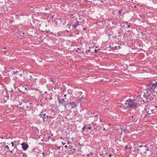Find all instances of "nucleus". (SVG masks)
<instances>
[{
  "instance_id": "38",
  "label": "nucleus",
  "mask_w": 157,
  "mask_h": 157,
  "mask_svg": "<svg viewBox=\"0 0 157 157\" xmlns=\"http://www.w3.org/2000/svg\"><path fill=\"white\" fill-rule=\"evenodd\" d=\"M103 130H105V128H103Z\"/></svg>"
},
{
  "instance_id": "45",
  "label": "nucleus",
  "mask_w": 157,
  "mask_h": 157,
  "mask_svg": "<svg viewBox=\"0 0 157 157\" xmlns=\"http://www.w3.org/2000/svg\"><path fill=\"white\" fill-rule=\"evenodd\" d=\"M89 155V154L87 155V156H88Z\"/></svg>"
},
{
  "instance_id": "23",
  "label": "nucleus",
  "mask_w": 157,
  "mask_h": 157,
  "mask_svg": "<svg viewBox=\"0 0 157 157\" xmlns=\"http://www.w3.org/2000/svg\"><path fill=\"white\" fill-rule=\"evenodd\" d=\"M11 144H12V146H14V144H13V142H11Z\"/></svg>"
},
{
  "instance_id": "42",
  "label": "nucleus",
  "mask_w": 157,
  "mask_h": 157,
  "mask_svg": "<svg viewBox=\"0 0 157 157\" xmlns=\"http://www.w3.org/2000/svg\"><path fill=\"white\" fill-rule=\"evenodd\" d=\"M16 147V146H15V147H14V148H15Z\"/></svg>"
},
{
  "instance_id": "31",
  "label": "nucleus",
  "mask_w": 157,
  "mask_h": 157,
  "mask_svg": "<svg viewBox=\"0 0 157 157\" xmlns=\"http://www.w3.org/2000/svg\"><path fill=\"white\" fill-rule=\"evenodd\" d=\"M49 118H53V117L49 116Z\"/></svg>"
},
{
  "instance_id": "9",
  "label": "nucleus",
  "mask_w": 157,
  "mask_h": 157,
  "mask_svg": "<svg viewBox=\"0 0 157 157\" xmlns=\"http://www.w3.org/2000/svg\"><path fill=\"white\" fill-rule=\"evenodd\" d=\"M61 103L62 104V105H65V107H66V104L65 101L63 99H61Z\"/></svg>"
},
{
  "instance_id": "40",
  "label": "nucleus",
  "mask_w": 157,
  "mask_h": 157,
  "mask_svg": "<svg viewBox=\"0 0 157 157\" xmlns=\"http://www.w3.org/2000/svg\"><path fill=\"white\" fill-rule=\"evenodd\" d=\"M51 81H52V82L53 81V80L52 79H51V80H50Z\"/></svg>"
},
{
  "instance_id": "1",
  "label": "nucleus",
  "mask_w": 157,
  "mask_h": 157,
  "mask_svg": "<svg viewBox=\"0 0 157 157\" xmlns=\"http://www.w3.org/2000/svg\"><path fill=\"white\" fill-rule=\"evenodd\" d=\"M146 90L147 93L149 94L155 92L154 89L157 87V82L155 81L154 83L151 81L146 83Z\"/></svg>"
},
{
  "instance_id": "26",
  "label": "nucleus",
  "mask_w": 157,
  "mask_h": 157,
  "mask_svg": "<svg viewBox=\"0 0 157 157\" xmlns=\"http://www.w3.org/2000/svg\"><path fill=\"white\" fill-rule=\"evenodd\" d=\"M127 145H126L125 146V148H124V149H127Z\"/></svg>"
},
{
  "instance_id": "24",
  "label": "nucleus",
  "mask_w": 157,
  "mask_h": 157,
  "mask_svg": "<svg viewBox=\"0 0 157 157\" xmlns=\"http://www.w3.org/2000/svg\"><path fill=\"white\" fill-rule=\"evenodd\" d=\"M118 13L119 14H121V11L120 10L119 11Z\"/></svg>"
},
{
  "instance_id": "5",
  "label": "nucleus",
  "mask_w": 157,
  "mask_h": 157,
  "mask_svg": "<svg viewBox=\"0 0 157 157\" xmlns=\"http://www.w3.org/2000/svg\"><path fill=\"white\" fill-rule=\"evenodd\" d=\"M22 147L24 150H26L29 147V145L25 142L22 143L21 144Z\"/></svg>"
},
{
  "instance_id": "14",
  "label": "nucleus",
  "mask_w": 157,
  "mask_h": 157,
  "mask_svg": "<svg viewBox=\"0 0 157 157\" xmlns=\"http://www.w3.org/2000/svg\"><path fill=\"white\" fill-rule=\"evenodd\" d=\"M111 48L113 50H115L117 49V47L116 46H115L113 47H112Z\"/></svg>"
},
{
  "instance_id": "29",
  "label": "nucleus",
  "mask_w": 157,
  "mask_h": 157,
  "mask_svg": "<svg viewBox=\"0 0 157 157\" xmlns=\"http://www.w3.org/2000/svg\"><path fill=\"white\" fill-rule=\"evenodd\" d=\"M54 15H53V16H52V18H53V17H54Z\"/></svg>"
},
{
  "instance_id": "4",
  "label": "nucleus",
  "mask_w": 157,
  "mask_h": 157,
  "mask_svg": "<svg viewBox=\"0 0 157 157\" xmlns=\"http://www.w3.org/2000/svg\"><path fill=\"white\" fill-rule=\"evenodd\" d=\"M17 106L18 107H19L21 108L22 109L25 110L26 108H27L28 107V105H27L26 104L24 103H20L18 105H17Z\"/></svg>"
},
{
  "instance_id": "44",
  "label": "nucleus",
  "mask_w": 157,
  "mask_h": 157,
  "mask_svg": "<svg viewBox=\"0 0 157 157\" xmlns=\"http://www.w3.org/2000/svg\"><path fill=\"white\" fill-rule=\"evenodd\" d=\"M54 111V110H52V112H53V111Z\"/></svg>"
},
{
  "instance_id": "19",
  "label": "nucleus",
  "mask_w": 157,
  "mask_h": 157,
  "mask_svg": "<svg viewBox=\"0 0 157 157\" xmlns=\"http://www.w3.org/2000/svg\"><path fill=\"white\" fill-rule=\"evenodd\" d=\"M99 49L96 50V49H95V50H94V52H95L96 53V52H97V51H99Z\"/></svg>"
},
{
  "instance_id": "12",
  "label": "nucleus",
  "mask_w": 157,
  "mask_h": 157,
  "mask_svg": "<svg viewBox=\"0 0 157 157\" xmlns=\"http://www.w3.org/2000/svg\"><path fill=\"white\" fill-rule=\"evenodd\" d=\"M147 98L148 99H150V100H152L153 99V98L150 95H149L147 97Z\"/></svg>"
},
{
  "instance_id": "41",
  "label": "nucleus",
  "mask_w": 157,
  "mask_h": 157,
  "mask_svg": "<svg viewBox=\"0 0 157 157\" xmlns=\"http://www.w3.org/2000/svg\"><path fill=\"white\" fill-rule=\"evenodd\" d=\"M66 32H67V33L68 32V30H67L66 31Z\"/></svg>"
},
{
  "instance_id": "30",
  "label": "nucleus",
  "mask_w": 157,
  "mask_h": 157,
  "mask_svg": "<svg viewBox=\"0 0 157 157\" xmlns=\"http://www.w3.org/2000/svg\"><path fill=\"white\" fill-rule=\"evenodd\" d=\"M124 104H125V105H127V104L128 105V103H127H127L125 102V103H124Z\"/></svg>"
},
{
  "instance_id": "46",
  "label": "nucleus",
  "mask_w": 157,
  "mask_h": 157,
  "mask_svg": "<svg viewBox=\"0 0 157 157\" xmlns=\"http://www.w3.org/2000/svg\"><path fill=\"white\" fill-rule=\"evenodd\" d=\"M83 29V30H84V29H85V28H84V29Z\"/></svg>"
},
{
  "instance_id": "35",
  "label": "nucleus",
  "mask_w": 157,
  "mask_h": 157,
  "mask_svg": "<svg viewBox=\"0 0 157 157\" xmlns=\"http://www.w3.org/2000/svg\"><path fill=\"white\" fill-rule=\"evenodd\" d=\"M67 147V145H65V147Z\"/></svg>"
},
{
  "instance_id": "18",
  "label": "nucleus",
  "mask_w": 157,
  "mask_h": 157,
  "mask_svg": "<svg viewBox=\"0 0 157 157\" xmlns=\"http://www.w3.org/2000/svg\"><path fill=\"white\" fill-rule=\"evenodd\" d=\"M58 99L59 100V103H61V100L59 99V98H58Z\"/></svg>"
},
{
  "instance_id": "8",
  "label": "nucleus",
  "mask_w": 157,
  "mask_h": 157,
  "mask_svg": "<svg viewBox=\"0 0 157 157\" xmlns=\"http://www.w3.org/2000/svg\"><path fill=\"white\" fill-rule=\"evenodd\" d=\"M79 22L77 21L75 23V24L72 25V27L73 28L76 29L77 27L79 25V24H78Z\"/></svg>"
},
{
  "instance_id": "33",
  "label": "nucleus",
  "mask_w": 157,
  "mask_h": 157,
  "mask_svg": "<svg viewBox=\"0 0 157 157\" xmlns=\"http://www.w3.org/2000/svg\"><path fill=\"white\" fill-rule=\"evenodd\" d=\"M142 145H140V146H139V147H142Z\"/></svg>"
},
{
  "instance_id": "6",
  "label": "nucleus",
  "mask_w": 157,
  "mask_h": 157,
  "mask_svg": "<svg viewBox=\"0 0 157 157\" xmlns=\"http://www.w3.org/2000/svg\"><path fill=\"white\" fill-rule=\"evenodd\" d=\"M70 104L71 105V107L72 108H74L78 105V103L77 102L74 101L70 102Z\"/></svg>"
},
{
  "instance_id": "7",
  "label": "nucleus",
  "mask_w": 157,
  "mask_h": 157,
  "mask_svg": "<svg viewBox=\"0 0 157 157\" xmlns=\"http://www.w3.org/2000/svg\"><path fill=\"white\" fill-rule=\"evenodd\" d=\"M46 114L42 112H40V113L39 114V115L40 117H42L43 119V121H45V116Z\"/></svg>"
},
{
  "instance_id": "39",
  "label": "nucleus",
  "mask_w": 157,
  "mask_h": 157,
  "mask_svg": "<svg viewBox=\"0 0 157 157\" xmlns=\"http://www.w3.org/2000/svg\"><path fill=\"white\" fill-rule=\"evenodd\" d=\"M155 108H157V106H155Z\"/></svg>"
},
{
  "instance_id": "47",
  "label": "nucleus",
  "mask_w": 157,
  "mask_h": 157,
  "mask_svg": "<svg viewBox=\"0 0 157 157\" xmlns=\"http://www.w3.org/2000/svg\"><path fill=\"white\" fill-rule=\"evenodd\" d=\"M134 7H136V6H134Z\"/></svg>"
},
{
  "instance_id": "25",
  "label": "nucleus",
  "mask_w": 157,
  "mask_h": 157,
  "mask_svg": "<svg viewBox=\"0 0 157 157\" xmlns=\"http://www.w3.org/2000/svg\"><path fill=\"white\" fill-rule=\"evenodd\" d=\"M127 28H130V25H128L127 26Z\"/></svg>"
},
{
  "instance_id": "20",
  "label": "nucleus",
  "mask_w": 157,
  "mask_h": 157,
  "mask_svg": "<svg viewBox=\"0 0 157 157\" xmlns=\"http://www.w3.org/2000/svg\"><path fill=\"white\" fill-rule=\"evenodd\" d=\"M5 147L6 148H7V149H8V150H10L9 149V146H8V145H6L5 146Z\"/></svg>"
},
{
  "instance_id": "2",
  "label": "nucleus",
  "mask_w": 157,
  "mask_h": 157,
  "mask_svg": "<svg viewBox=\"0 0 157 157\" xmlns=\"http://www.w3.org/2000/svg\"><path fill=\"white\" fill-rule=\"evenodd\" d=\"M138 101V99H134L129 98L126 100V102H127L128 104V105L126 106V107L128 108L136 109L139 105ZM127 109V108H126V109Z\"/></svg>"
},
{
  "instance_id": "22",
  "label": "nucleus",
  "mask_w": 157,
  "mask_h": 157,
  "mask_svg": "<svg viewBox=\"0 0 157 157\" xmlns=\"http://www.w3.org/2000/svg\"><path fill=\"white\" fill-rule=\"evenodd\" d=\"M92 128V127L91 126H90L88 128L89 129H91Z\"/></svg>"
},
{
  "instance_id": "32",
  "label": "nucleus",
  "mask_w": 157,
  "mask_h": 157,
  "mask_svg": "<svg viewBox=\"0 0 157 157\" xmlns=\"http://www.w3.org/2000/svg\"><path fill=\"white\" fill-rule=\"evenodd\" d=\"M112 155L111 154H109V156L111 157V156Z\"/></svg>"
},
{
  "instance_id": "17",
  "label": "nucleus",
  "mask_w": 157,
  "mask_h": 157,
  "mask_svg": "<svg viewBox=\"0 0 157 157\" xmlns=\"http://www.w3.org/2000/svg\"><path fill=\"white\" fill-rule=\"evenodd\" d=\"M45 118V120L46 119H48L49 118V116H48V115H46L45 116V117H44Z\"/></svg>"
},
{
  "instance_id": "10",
  "label": "nucleus",
  "mask_w": 157,
  "mask_h": 157,
  "mask_svg": "<svg viewBox=\"0 0 157 157\" xmlns=\"http://www.w3.org/2000/svg\"><path fill=\"white\" fill-rule=\"evenodd\" d=\"M74 149H72L71 150H70L69 152V154L70 155L73 154L74 152Z\"/></svg>"
},
{
  "instance_id": "16",
  "label": "nucleus",
  "mask_w": 157,
  "mask_h": 157,
  "mask_svg": "<svg viewBox=\"0 0 157 157\" xmlns=\"http://www.w3.org/2000/svg\"><path fill=\"white\" fill-rule=\"evenodd\" d=\"M86 128H87L86 127V125H85L83 126L82 130H85L86 129Z\"/></svg>"
},
{
  "instance_id": "28",
  "label": "nucleus",
  "mask_w": 157,
  "mask_h": 157,
  "mask_svg": "<svg viewBox=\"0 0 157 157\" xmlns=\"http://www.w3.org/2000/svg\"><path fill=\"white\" fill-rule=\"evenodd\" d=\"M9 151H10V152H11L12 153H13V151H10V150H9Z\"/></svg>"
},
{
  "instance_id": "3",
  "label": "nucleus",
  "mask_w": 157,
  "mask_h": 157,
  "mask_svg": "<svg viewBox=\"0 0 157 157\" xmlns=\"http://www.w3.org/2000/svg\"><path fill=\"white\" fill-rule=\"evenodd\" d=\"M14 74V76L16 78H19L20 79V80H24V77L23 76V75L20 72L16 71H13L12 75Z\"/></svg>"
},
{
  "instance_id": "15",
  "label": "nucleus",
  "mask_w": 157,
  "mask_h": 157,
  "mask_svg": "<svg viewBox=\"0 0 157 157\" xmlns=\"http://www.w3.org/2000/svg\"><path fill=\"white\" fill-rule=\"evenodd\" d=\"M22 157H27V155L25 153H22Z\"/></svg>"
},
{
  "instance_id": "27",
  "label": "nucleus",
  "mask_w": 157,
  "mask_h": 157,
  "mask_svg": "<svg viewBox=\"0 0 157 157\" xmlns=\"http://www.w3.org/2000/svg\"><path fill=\"white\" fill-rule=\"evenodd\" d=\"M62 144L63 145H64V144H65V143H63V142H62Z\"/></svg>"
},
{
  "instance_id": "43",
  "label": "nucleus",
  "mask_w": 157,
  "mask_h": 157,
  "mask_svg": "<svg viewBox=\"0 0 157 157\" xmlns=\"http://www.w3.org/2000/svg\"><path fill=\"white\" fill-rule=\"evenodd\" d=\"M42 154H43V155H44V152H43V153H42Z\"/></svg>"
},
{
  "instance_id": "34",
  "label": "nucleus",
  "mask_w": 157,
  "mask_h": 157,
  "mask_svg": "<svg viewBox=\"0 0 157 157\" xmlns=\"http://www.w3.org/2000/svg\"><path fill=\"white\" fill-rule=\"evenodd\" d=\"M64 97H66V94H64Z\"/></svg>"
},
{
  "instance_id": "21",
  "label": "nucleus",
  "mask_w": 157,
  "mask_h": 157,
  "mask_svg": "<svg viewBox=\"0 0 157 157\" xmlns=\"http://www.w3.org/2000/svg\"><path fill=\"white\" fill-rule=\"evenodd\" d=\"M91 50H90V49H88V50H87V51H86V52H91Z\"/></svg>"
},
{
  "instance_id": "13",
  "label": "nucleus",
  "mask_w": 157,
  "mask_h": 157,
  "mask_svg": "<svg viewBox=\"0 0 157 157\" xmlns=\"http://www.w3.org/2000/svg\"><path fill=\"white\" fill-rule=\"evenodd\" d=\"M67 25L68 26L69 25V27H68V28L69 29H72V30L73 29V28H72V25H69V24H68Z\"/></svg>"
},
{
  "instance_id": "37",
  "label": "nucleus",
  "mask_w": 157,
  "mask_h": 157,
  "mask_svg": "<svg viewBox=\"0 0 157 157\" xmlns=\"http://www.w3.org/2000/svg\"><path fill=\"white\" fill-rule=\"evenodd\" d=\"M82 99H83V98H81V99L80 101H82Z\"/></svg>"
},
{
  "instance_id": "48",
  "label": "nucleus",
  "mask_w": 157,
  "mask_h": 157,
  "mask_svg": "<svg viewBox=\"0 0 157 157\" xmlns=\"http://www.w3.org/2000/svg\"><path fill=\"white\" fill-rule=\"evenodd\" d=\"M156 93L157 94V91L156 92Z\"/></svg>"
},
{
  "instance_id": "11",
  "label": "nucleus",
  "mask_w": 157,
  "mask_h": 157,
  "mask_svg": "<svg viewBox=\"0 0 157 157\" xmlns=\"http://www.w3.org/2000/svg\"><path fill=\"white\" fill-rule=\"evenodd\" d=\"M32 108V107L30 106H29L28 105V107L27 108H26L25 110V111H29L30 109Z\"/></svg>"
},
{
  "instance_id": "36",
  "label": "nucleus",
  "mask_w": 157,
  "mask_h": 157,
  "mask_svg": "<svg viewBox=\"0 0 157 157\" xmlns=\"http://www.w3.org/2000/svg\"><path fill=\"white\" fill-rule=\"evenodd\" d=\"M6 48H3V49H6Z\"/></svg>"
}]
</instances>
